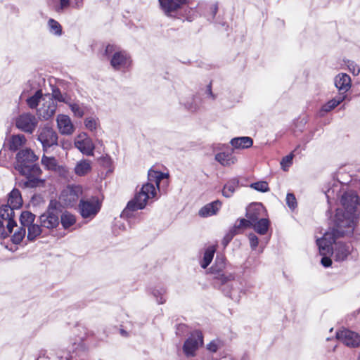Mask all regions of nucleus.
Here are the masks:
<instances>
[{"label": "nucleus", "instance_id": "f257e3e1", "mask_svg": "<svg viewBox=\"0 0 360 360\" xmlns=\"http://www.w3.org/2000/svg\"><path fill=\"white\" fill-rule=\"evenodd\" d=\"M360 198L354 191L345 192L340 198L333 218L334 231L340 236L352 235L359 214Z\"/></svg>", "mask_w": 360, "mask_h": 360}, {"label": "nucleus", "instance_id": "f03ea898", "mask_svg": "<svg viewBox=\"0 0 360 360\" xmlns=\"http://www.w3.org/2000/svg\"><path fill=\"white\" fill-rule=\"evenodd\" d=\"M22 97L27 96L26 103L32 108H37L39 117L48 120L56 112V104L50 94H43L41 89L37 87V84L29 82L21 95Z\"/></svg>", "mask_w": 360, "mask_h": 360}, {"label": "nucleus", "instance_id": "7ed1b4c3", "mask_svg": "<svg viewBox=\"0 0 360 360\" xmlns=\"http://www.w3.org/2000/svg\"><path fill=\"white\" fill-rule=\"evenodd\" d=\"M167 174L150 169L148 172V182L142 186L134 198L128 202L124 214H129L130 211L143 209L148 200L156 197L161 181L167 179Z\"/></svg>", "mask_w": 360, "mask_h": 360}, {"label": "nucleus", "instance_id": "20e7f679", "mask_svg": "<svg viewBox=\"0 0 360 360\" xmlns=\"http://www.w3.org/2000/svg\"><path fill=\"white\" fill-rule=\"evenodd\" d=\"M67 207L59 201H51L47 212L39 217L41 226L47 229H53L59 224L60 217L61 224L65 229H68Z\"/></svg>", "mask_w": 360, "mask_h": 360}, {"label": "nucleus", "instance_id": "39448f33", "mask_svg": "<svg viewBox=\"0 0 360 360\" xmlns=\"http://www.w3.org/2000/svg\"><path fill=\"white\" fill-rule=\"evenodd\" d=\"M38 157L28 148L21 150L16 155L15 169L27 178L32 177L39 172V167L34 165Z\"/></svg>", "mask_w": 360, "mask_h": 360}, {"label": "nucleus", "instance_id": "423d86ee", "mask_svg": "<svg viewBox=\"0 0 360 360\" xmlns=\"http://www.w3.org/2000/svg\"><path fill=\"white\" fill-rule=\"evenodd\" d=\"M105 53L110 56V63L115 70H124L131 65L130 55L125 51L118 50L114 45L108 44L105 47Z\"/></svg>", "mask_w": 360, "mask_h": 360}, {"label": "nucleus", "instance_id": "0eeeda50", "mask_svg": "<svg viewBox=\"0 0 360 360\" xmlns=\"http://www.w3.org/2000/svg\"><path fill=\"white\" fill-rule=\"evenodd\" d=\"M340 236L338 235L334 231L326 232L323 236L316 239V243L319 247L320 255L323 256L321 262L325 267H328L331 265L332 261L328 255H332L331 245L335 242V238Z\"/></svg>", "mask_w": 360, "mask_h": 360}, {"label": "nucleus", "instance_id": "6e6552de", "mask_svg": "<svg viewBox=\"0 0 360 360\" xmlns=\"http://www.w3.org/2000/svg\"><path fill=\"white\" fill-rule=\"evenodd\" d=\"M160 8L165 15L175 18L184 11L186 13L191 8H186L188 0H158Z\"/></svg>", "mask_w": 360, "mask_h": 360}, {"label": "nucleus", "instance_id": "1a4fd4ad", "mask_svg": "<svg viewBox=\"0 0 360 360\" xmlns=\"http://www.w3.org/2000/svg\"><path fill=\"white\" fill-rule=\"evenodd\" d=\"M38 118L32 113L27 112L19 115L15 119V127L28 134H32L38 125Z\"/></svg>", "mask_w": 360, "mask_h": 360}, {"label": "nucleus", "instance_id": "9d476101", "mask_svg": "<svg viewBox=\"0 0 360 360\" xmlns=\"http://www.w3.org/2000/svg\"><path fill=\"white\" fill-rule=\"evenodd\" d=\"M101 203L96 198L88 200H81L79 210L81 216L86 219L91 220L101 210Z\"/></svg>", "mask_w": 360, "mask_h": 360}, {"label": "nucleus", "instance_id": "9b49d317", "mask_svg": "<svg viewBox=\"0 0 360 360\" xmlns=\"http://www.w3.org/2000/svg\"><path fill=\"white\" fill-rule=\"evenodd\" d=\"M75 146L84 155H94L95 145L92 139L85 132L78 134L75 139Z\"/></svg>", "mask_w": 360, "mask_h": 360}, {"label": "nucleus", "instance_id": "f8f14e48", "mask_svg": "<svg viewBox=\"0 0 360 360\" xmlns=\"http://www.w3.org/2000/svg\"><path fill=\"white\" fill-rule=\"evenodd\" d=\"M203 344V336L200 331L195 330L184 342L183 350L187 356H193L195 352Z\"/></svg>", "mask_w": 360, "mask_h": 360}, {"label": "nucleus", "instance_id": "ddd939ff", "mask_svg": "<svg viewBox=\"0 0 360 360\" xmlns=\"http://www.w3.org/2000/svg\"><path fill=\"white\" fill-rule=\"evenodd\" d=\"M35 219V215L29 211H24L21 213L20 221L23 228H20L14 233L12 236V241L15 244L20 243L25 236V227L33 224Z\"/></svg>", "mask_w": 360, "mask_h": 360}, {"label": "nucleus", "instance_id": "4468645a", "mask_svg": "<svg viewBox=\"0 0 360 360\" xmlns=\"http://www.w3.org/2000/svg\"><path fill=\"white\" fill-rule=\"evenodd\" d=\"M336 338L349 347H360V335L354 331L344 328L336 333Z\"/></svg>", "mask_w": 360, "mask_h": 360}, {"label": "nucleus", "instance_id": "2eb2a0df", "mask_svg": "<svg viewBox=\"0 0 360 360\" xmlns=\"http://www.w3.org/2000/svg\"><path fill=\"white\" fill-rule=\"evenodd\" d=\"M38 140L41 143L44 150H46L48 148L57 143V135L52 128L44 127L39 131Z\"/></svg>", "mask_w": 360, "mask_h": 360}, {"label": "nucleus", "instance_id": "dca6fc26", "mask_svg": "<svg viewBox=\"0 0 360 360\" xmlns=\"http://www.w3.org/2000/svg\"><path fill=\"white\" fill-rule=\"evenodd\" d=\"M352 250L353 246L350 243L338 242L335 243V247L333 250H331V253L335 260L342 262L347 258Z\"/></svg>", "mask_w": 360, "mask_h": 360}, {"label": "nucleus", "instance_id": "f3484780", "mask_svg": "<svg viewBox=\"0 0 360 360\" xmlns=\"http://www.w3.org/2000/svg\"><path fill=\"white\" fill-rule=\"evenodd\" d=\"M351 78L346 73H339L334 78L335 87L342 94L346 93L351 88Z\"/></svg>", "mask_w": 360, "mask_h": 360}, {"label": "nucleus", "instance_id": "a211bd4d", "mask_svg": "<svg viewBox=\"0 0 360 360\" xmlns=\"http://www.w3.org/2000/svg\"><path fill=\"white\" fill-rule=\"evenodd\" d=\"M92 165L91 160L83 158L76 162L73 172L78 176H84L91 172Z\"/></svg>", "mask_w": 360, "mask_h": 360}, {"label": "nucleus", "instance_id": "6ab92c4d", "mask_svg": "<svg viewBox=\"0 0 360 360\" xmlns=\"http://www.w3.org/2000/svg\"><path fill=\"white\" fill-rule=\"evenodd\" d=\"M221 207V202L219 200L213 201L201 207L198 211V215L203 218L214 216L217 214Z\"/></svg>", "mask_w": 360, "mask_h": 360}, {"label": "nucleus", "instance_id": "aec40b11", "mask_svg": "<svg viewBox=\"0 0 360 360\" xmlns=\"http://www.w3.org/2000/svg\"><path fill=\"white\" fill-rule=\"evenodd\" d=\"M264 212V207L261 203H254L248 207L246 217L251 221V223H253L259 219Z\"/></svg>", "mask_w": 360, "mask_h": 360}, {"label": "nucleus", "instance_id": "412c9836", "mask_svg": "<svg viewBox=\"0 0 360 360\" xmlns=\"http://www.w3.org/2000/svg\"><path fill=\"white\" fill-rule=\"evenodd\" d=\"M233 149H246L253 144V140L249 136L236 137L230 141Z\"/></svg>", "mask_w": 360, "mask_h": 360}, {"label": "nucleus", "instance_id": "4be33fe9", "mask_svg": "<svg viewBox=\"0 0 360 360\" xmlns=\"http://www.w3.org/2000/svg\"><path fill=\"white\" fill-rule=\"evenodd\" d=\"M22 205V199L20 191L17 189H13L8 195V204L11 209H18Z\"/></svg>", "mask_w": 360, "mask_h": 360}, {"label": "nucleus", "instance_id": "5701e85b", "mask_svg": "<svg viewBox=\"0 0 360 360\" xmlns=\"http://www.w3.org/2000/svg\"><path fill=\"white\" fill-rule=\"evenodd\" d=\"M215 160L221 165L229 167L234 165L237 162V158L231 153L224 152L219 153L215 155Z\"/></svg>", "mask_w": 360, "mask_h": 360}, {"label": "nucleus", "instance_id": "b1692460", "mask_svg": "<svg viewBox=\"0 0 360 360\" xmlns=\"http://www.w3.org/2000/svg\"><path fill=\"white\" fill-rule=\"evenodd\" d=\"M27 139L22 134L13 135L9 141V149L13 151H16L24 145H25Z\"/></svg>", "mask_w": 360, "mask_h": 360}, {"label": "nucleus", "instance_id": "393cba45", "mask_svg": "<svg viewBox=\"0 0 360 360\" xmlns=\"http://www.w3.org/2000/svg\"><path fill=\"white\" fill-rule=\"evenodd\" d=\"M84 124L85 129L91 132H96L101 128L99 118L96 115L86 117L84 120Z\"/></svg>", "mask_w": 360, "mask_h": 360}, {"label": "nucleus", "instance_id": "a878e982", "mask_svg": "<svg viewBox=\"0 0 360 360\" xmlns=\"http://www.w3.org/2000/svg\"><path fill=\"white\" fill-rule=\"evenodd\" d=\"M239 180L237 178H233L227 181L222 190V195L226 198L231 197L236 188L238 187Z\"/></svg>", "mask_w": 360, "mask_h": 360}, {"label": "nucleus", "instance_id": "bb28decb", "mask_svg": "<svg viewBox=\"0 0 360 360\" xmlns=\"http://www.w3.org/2000/svg\"><path fill=\"white\" fill-rule=\"evenodd\" d=\"M345 98V96L340 95L327 102L324 104L321 109V115H323V112H328L341 103Z\"/></svg>", "mask_w": 360, "mask_h": 360}, {"label": "nucleus", "instance_id": "cd10ccee", "mask_svg": "<svg viewBox=\"0 0 360 360\" xmlns=\"http://www.w3.org/2000/svg\"><path fill=\"white\" fill-rule=\"evenodd\" d=\"M14 210L11 209L8 205H2L0 207V221L9 224V222H15L13 220Z\"/></svg>", "mask_w": 360, "mask_h": 360}, {"label": "nucleus", "instance_id": "c85d7f7f", "mask_svg": "<svg viewBox=\"0 0 360 360\" xmlns=\"http://www.w3.org/2000/svg\"><path fill=\"white\" fill-rule=\"evenodd\" d=\"M251 225L257 233L264 235L269 229V221L268 219L262 218L251 223Z\"/></svg>", "mask_w": 360, "mask_h": 360}, {"label": "nucleus", "instance_id": "c756f323", "mask_svg": "<svg viewBox=\"0 0 360 360\" xmlns=\"http://www.w3.org/2000/svg\"><path fill=\"white\" fill-rule=\"evenodd\" d=\"M47 30L52 35L60 37L62 34V27L60 24L54 19H49L47 22Z\"/></svg>", "mask_w": 360, "mask_h": 360}, {"label": "nucleus", "instance_id": "7c9ffc66", "mask_svg": "<svg viewBox=\"0 0 360 360\" xmlns=\"http://www.w3.org/2000/svg\"><path fill=\"white\" fill-rule=\"evenodd\" d=\"M69 107L73 115L78 118H82L85 115L87 110V107L80 103H73L70 104Z\"/></svg>", "mask_w": 360, "mask_h": 360}, {"label": "nucleus", "instance_id": "2f4dec72", "mask_svg": "<svg viewBox=\"0 0 360 360\" xmlns=\"http://www.w3.org/2000/svg\"><path fill=\"white\" fill-rule=\"evenodd\" d=\"M215 251L216 250L214 246H210L205 250L202 260L200 262V266L202 268H207V266L211 263Z\"/></svg>", "mask_w": 360, "mask_h": 360}, {"label": "nucleus", "instance_id": "473e14b6", "mask_svg": "<svg viewBox=\"0 0 360 360\" xmlns=\"http://www.w3.org/2000/svg\"><path fill=\"white\" fill-rule=\"evenodd\" d=\"M83 188L81 185L73 184L69 186V203L77 200L82 194Z\"/></svg>", "mask_w": 360, "mask_h": 360}, {"label": "nucleus", "instance_id": "72a5a7b5", "mask_svg": "<svg viewBox=\"0 0 360 360\" xmlns=\"http://www.w3.org/2000/svg\"><path fill=\"white\" fill-rule=\"evenodd\" d=\"M15 226H16L15 222H9V224H8L3 222V221H0V238H5L8 236Z\"/></svg>", "mask_w": 360, "mask_h": 360}, {"label": "nucleus", "instance_id": "f704fd0d", "mask_svg": "<svg viewBox=\"0 0 360 360\" xmlns=\"http://www.w3.org/2000/svg\"><path fill=\"white\" fill-rule=\"evenodd\" d=\"M27 228V239L29 240H35L41 233L40 226L37 224H33Z\"/></svg>", "mask_w": 360, "mask_h": 360}, {"label": "nucleus", "instance_id": "c9c22d12", "mask_svg": "<svg viewBox=\"0 0 360 360\" xmlns=\"http://www.w3.org/2000/svg\"><path fill=\"white\" fill-rule=\"evenodd\" d=\"M57 124L61 134H68V116L59 115L57 117Z\"/></svg>", "mask_w": 360, "mask_h": 360}, {"label": "nucleus", "instance_id": "e433bc0d", "mask_svg": "<svg viewBox=\"0 0 360 360\" xmlns=\"http://www.w3.org/2000/svg\"><path fill=\"white\" fill-rule=\"evenodd\" d=\"M41 163L49 170L56 171L59 169L56 160L53 158L44 155L41 158Z\"/></svg>", "mask_w": 360, "mask_h": 360}, {"label": "nucleus", "instance_id": "4c0bfd02", "mask_svg": "<svg viewBox=\"0 0 360 360\" xmlns=\"http://www.w3.org/2000/svg\"><path fill=\"white\" fill-rule=\"evenodd\" d=\"M293 154L290 153L285 156L281 161V167L283 170L288 171L289 167L292 164Z\"/></svg>", "mask_w": 360, "mask_h": 360}, {"label": "nucleus", "instance_id": "58836bf2", "mask_svg": "<svg viewBox=\"0 0 360 360\" xmlns=\"http://www.w3.org/2000/svg\"><path fill=\"white\" fill-rule=\"evenodd\" d=\"M250 187L257 191L267 192L269 190L268 184L266 181H259L253 183L250 185Z\"/></svg>", "mask_w": 360, "mask_h": 360}, {"label": "nucleus", "instance_id": "ea45409f", "mask_svg": "<svg viewBox=\"0 0 360 360\" xmlns=\"http://www.w3.org/2000/svg\"><path fill=\"white\" fill-rule=\"evenodd\" d=\"M221 347V342L219 340H214L207 345V349L210 352H216Z\"/></svg>", "mask_w": 360, "mask_h": 360}, {"label": "nucleus", "instance_id": "a19ab883", "mask_svg": "<svg viewBox=\"0 0 360 360\" xmlns=\"http://www.w3.org/2000/svg\"><path fill=\"white\" fill-rule=\"evenodd\" d=\"M286 204L291 210H294L297 207V200L292 193H288L286 195Z\"/></svg>", "mask_w": 360, "mask_h": 360}, {"label": "nucleus", "instance_id": "79ce46f5", "mask_svg": "<svg viewBox=\"0 0 360 360\" xmlns=\"http://www.w3.org/2000/svg\"><path fill=\"white\" fill-rule=\"evenodd\" d=\"M250 225H251V221L249 219H242L238 223H236L235 224L233 229L235 231H237L238 232V230H239L240 229L247 228V227L250 226Z\"/></svg>", "mask_w": 360, "mask_h": 360}, {"label": "nucleus", "instance_id": "37998d69", "mask_svg": "<svg viewBox=\"0 0 360 360\" xmlns=\"http://www.w3.org/2000/svg\"><path fill=\"white\" fill-rule=\"evenodd\" d=\"M238 232L233 229L230 230L224 237L222 240V245L226 247L230 243V241L233 239V236L237 234Z\"/></svg>", "mask_w": 360, "mask_h": 360}, {"label": "nucleus", "instance_id": "c03bdc74", "mask_svg": "<svg viewBox=\"0 0 360 360\" xmlns=\"http://www.w3.org/2000/svg\"><path fill=\"white\" fill-rule=\"evenodd\" d=\"M55 10L57 12H60L63 10L68 5L67 0H52Z\"/></svg>", "mask_w": 360, "mask_h": 360}, {"label": "nucleus", "instance_id": "a18cd8bd", "mask_svg": "<svg viewBox=\"0 0 360 360\" xmlns=\"http://www.w3.org/2000/svg\"><path fill=\"white\" fill-rule=\"evenodd\" d=\"M248 239L252 250H255L259 244V239L257 236L254 233H250L248 235Z\"/></svg>", "mask_w": 360, "mask_h": 360}, {"label": "nucleus", "instance_id": "49530a36", "mask_svg": "<svg viewBox=\"0 0 360 360\" xmlns=\"http://www.w3.org/2000/svg\"><path fill=\"white\" fill-rule=\"evenodd\" d=\"M347 67L354 75H358L360 72V68L354 62H348Z\"/></svg>", "mask_w": 360, "mask_h": 360}, {"label": "nucleus", "instance_id": "de8ad7c7", "mask_svg": "<svg viewBox=\"0 0 360 360\" xmlns=\"http://www.w3.org/2000/svg\"><path fill=\"white\" fill-rule=\"evenodd\" d=\"M53 97V99L57 100L60 102L65 103V99L63 98V95L61 94L60 91L59 90H53V94H51Z\"/></svg>", "mask_w": 360, "mask_h": 360}, {"label": "nucleus", "instance_id": "09e8293b", "mask_svg": "<svg viewBox=\"0 0 360 360\" xmlns=\"http://www.w3.org/2000/svg\"><path fill=\"white\" fill-rule=\"evenodd\" d=\"M233 278V276L231 274H229L228 276H226L224 274H219V279L221 281L222 283H226L228 281H230Z\"/></svg>", "mask_w": 360, "mask_h": 360}, {"label": "nucleus", "instance_id": "8fccbe9b", "mask_svg": "<svg viewBox=\"0 0 360 360\" xmlns=\"http://www.w3.org/2000/svg\"><path fill=\"white\" fill-rule=\"evenodd\" d=\"M83 0H69V6L79 7L82 4Z\"/></svg>", "mask_w": 360, "mask_h": 360}, {"label": "nucleus", "instance_id": "3c124183", "mask_svg": "<svg viewBox=\"0 0 360 360\" xmlns=\"http://www.w3.org/2000/svg\"><path fill=\"white\" fill-rule=\"evenodd\" d=\"M205 94L207 95V97L212 98V100H214L215 98V96L213 94V93L212 91V88H211L210 84L207 85V89L205 91Z\"/></svg>", "mask_w": 360, "mask_h": 360}, {"label": "nucleus", "instance_id": "603ef678", "mask_svg": "<svg viewBox=\"0 0 360 360\" xmlns=\"http://www.w3.org/2000/svg\"><path fill=\"white\" fill-rule=\"evenodd\" d=\"M76 221L75 217L71 214H69V226L73 225Z\"/></svg>", "mask_w": 360, "mask_h": 360}, {"label": "nucleus", "instance_id": "864d4df0", "mask_svg": "<svg viewBox=\"0 0 360 360\" xmlns=\"http://www.w3.org/2000/svg\"><path fill=\"white\" fill-rule=\"evenodd\" d=\"M211 8H212V16L214 17V15H216V13L217 12V10H218L217 5V4L212 5Z\"/></svg>", "mask_w": 360, "mask_h": 360}, {"label": "nucleus", "instance_id": "5fc2aeb1", "mask_svg": "<svg viewBox=\"0 0 360 360\" xmlns=\"http://www.w3.org/2000/svg\"><path fill=\"white\" fill-rule=\"evenodd\" d=\"M68 126H69V134H71L72 131H74L75 127L70 119H69Z\"/></svg>", "mask_w": 360, "mask_h": 360}, {"label": "nucleus", "instance_id": "6e6d98bb", "mask_svg": "<svg viewBox=\"0 0 360 360\" xmlns=\"http://www.w3.org/2000/svg\"><path fill=\"white\" fill-rule=\"evenodd\" d=\"M165 299L162 296H160V298H157V302L159 304H163L165 302Z\"/></svg>", "mask_w": 360, "mask_h": 360}, {"label": "nucleus", "instance_id": "4d7b16f0", "mask_svg": "<svg viewBox=\"0 0 360 360\" xmlns=\"http://www.w3.org/2000/svg\"><path fill=\"white\" fill-rule=\"evenodd\" d=\"M153 295H154V296L158 297V295L161 294V293H160L158 290H155L153 292Z\"/></svg>", "mask_w": 360, "mask_h": 360}, {"label": "nucleus", "instance_id": "13d9d810", "mask_svg": "<svg viewBox=\"0 0 360 360\" xmlns=\"http://www.w3.org/2000/svg\"><path fill=\"white\" fill-rule=\"evenodd\" d=\"M326 195L328 198H329L330 197V190H328L326 192Z\"/></svg>", "mask_w": 360, "mask_h": 360}, {"label": "nucleus", "instance_id": "bf43d9fd", "mask_svg": "<svg viewBox=\"0 0 360 360\" xmlns=\"http://www.w3.org/2000/svg\"><path fill=\"white\" fill-rule=\"evenodd\" d=\"M224 266V261H223V260H221V261L220 262V269L223 268Z\"/></svg>", "mask_w": 360, "mask_h": 360}, {"label": "nucleus", "instance_id": "052dcab7", "mask_svg": "<svg viewBox=\"0 0 360 360\" xmlns=\"http://www.w3.org/2000/svg\"><path fill=\"white\" fill-rule=\"evenodd\" d=\"M357 360H360V352L358 354Z\"/></svg>", "mask_w": 360, "mask_h": 360}, {"label": "nucleus", "instance_id": "680f3d73", "mask_svg": "<svg viewBox=\"0 0 360 360\" xmlns=\"http://www.w3.org/2000/svg\"><path fill=\"white\" fill-rule=\"evenodd\" d=\"M187 20L190 21L191 20V19L189 17H187Z\"/></svg>", "mask_w": 360, "mask_h": 360}]
</instances>
